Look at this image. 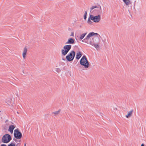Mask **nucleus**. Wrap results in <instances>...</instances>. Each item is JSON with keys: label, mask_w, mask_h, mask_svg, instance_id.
Returning a JSON list of instances; mask_svg holds the SVG:
<instances>
[{"label": "nucleus", "mask_w": 146, "mask_h": 146, "mask_svg": "<svg viewBox=\"0 0 146 146\" xmlns=\"http://www.w3.org/2000/svg\"><path fill=\"white\" fill-rule=\"evenodd\" d=\"M141 146H144V144H142L141 145Z\"/></svg>", "instance_id": "b1692460"}, {"label": "nucleus", "mask_w": 146, "mask_h": 146, "mask_svg": "<svg viewBox=\"0 0 146 146\" xmlns=\"http://www.w3.org/2000/svg\"><path fill=\"white\" fill-rule=\"evenodd\" d=\"M105 40H102L103 42H104V41Z\"/></svg>", "instance_id": "cd10ccee"}, {"label": "nucleus", "mask_w": 146, "mask_h": 146, "mask_svg": "<svg viewBox=\"0 0 146 146\" xmlns=\"http://www.w3.org/2000/svg\"><path fill=\"white\" fill-rule=\"evenodd\" d=\"M133 111V110H131L129 111L128 112L127 114L125 115V117L126 118H128L129 117H131Z\"/></svg>", "instance_id": "4468645a"}, {"label": "nucleus", "mask_w": 146, "mask_h": 146, "mask_svg": "<svg viewBox=\"0 0 146 146\" xmlns=\"http://www.w3.org/2000/svg\"><path fill=\"white\" fill-rule=\"evenodd\" d=\"M91 14L94 15H101L102 13V8L100 5L93 6L90 8Z\"/></svg>", "instance_id": "f03ea898"}, {"label": "nucleus", "mask_w": 146, "mask_h": 146, "mask_svg": "<svg viewBox=\"0 0 146 146\" xmlns=\"http://www.w3.org/2000/svg\"><path fill=\"white\" fill-rule=\"evenodd\" d=\"M24 146H26V143H25V144H24Z\"/></svg>", "instance_id": "a878e982"}, {"label": "nucleus", "mask_w": 146, "mask_h": 146, "mask_svg": "<svg viewBox=\"0 0 146 146\" xmlns=\"http://www.w3.org/2000/svg\"><path fill=\"white\" fill-rule=\"evenodd\" d=\"M74 35V34L73 33H72L71 34V35H70V36H73Z\"/></svg>", "instance_id": "5701e85b"}, {"label": "nucleus", "mask_w": 146, "mask_h": 146, "mask_svg": "<svg viewBox=\"0 0 146 146\" xmlns=\"http://www.w3.org/2000/svg\"><path fill=\"white\" fill-rule=\"evenodd\" d=\"M60 109L58 110L57 111L52 112V113L54 114L55 115H58V113H59L60 112Z\"/></svg>", "instance_id": "dca6fc26"}, {"label": "nucleus", "mask_w": 146, "mask_h": 146, "mask_svg": "<svg viewBox=\"0 0 146 146\" xmlns=\"http://www.w3.org/2000/svg\"><path fill=\"white\" fill-rule=\"evenodd\" d=\"M87 15V12L86 11L85 12L84 15Z\"/></svg>", "instance_id": "4be33fe9"}, {"label": "nucleus", "mask_w": 146, "mask_h": 146, "mask_svg": "<svg viewBox=\"0 0 146 146\" xmlns=\"http://www.w3.org/2000/svg\"><path fill=\"white\" fill-rule=\"evenodd\" d=\"M8 146H15V144L14 142L11 143Z\"/></svg>", "instance_id": "a211bd4d"}, {"label": "nucleus", "mask_w": 146, "mask_h": 146, "mask_svg": "<svg viewBox=\"0 0 146 146\" xmlns=\"http://www.w3.org/2000/svg\"><path fill=\"white\" fill-rule=\"evenodd\" d=\"M82 42H84V40H82Z\"/></svg>", "instance_id": "c85d7f7f"}, {"label": "nucleus", "mask_w": 146, "mask_h": 146, "mask_svg": "<svg viewBox=\"0 0 146 146\" xmlns=\"http://www.w3.org/2000/svg\"><path fill=\"white\" fill-rule=\"evenodd\" d=\"M100 36L98 33L92 32L89 33L84 40H87L85 41L86 43L94 46L98 50L100 47V40L99 37Z\"/></svg>", "instance_id": "f257e3e1"}, {"label": "nucleus", "mask_w": 146, "mask_h": 146, "mask_svg": "<svg viewBox=\"0 0 146 146\" xmlns=\"http://www.w3.org/2000/svg\"><path fill=\"white\" fill-rule=\"evenodd\" d=\"M20 145V144L19 143H18L17 144L16 146H19Z\"/></svg>", "instance_id": "412c9836"}, {"label": "nucleus", "mask_w": 146, "mask_h": 146, "mask_svg": "<svg viewBox=\"0 0 146 146\" xmlns=\"http://www.w3.org/2000/svg\"><path fill=\"white\" fill-rule=\"evenodd\" d=\"M55 71L58 73H59L61 72L60 69L59 68H56L55 69Z\"/></svg>", "instance_id": "f3484780"}, {"label": "nucleus", "mask_w": 146, "mask_h": 146, "mask_svg": "<svg viewBox=\"0 0 146 146\" xmlns=\"http://www.w3.org/2000/svg\"><path fill=\"white\" fill-rule=\"evenodd\" d=\"M101 19V15H94L93 14L90 15L88 18L87 23L89 24H92V22L91 20L95 23H98L99 22Z\"/></svg>", "instance_id": "7ed1b4c3"}, {"label": "nucleus", "mask_w": 146, "mask_h": 146, "mask_svg": "<svg viewBox=\"0 0 146 146\" xmlns=\"http://www.w3.org/2000/svg\"><path fill=\"white\" fill-rule=\"evenodd\" d=\"M15 126L14 125H10L8 129V131L11 133H13V130L14 128L15 127Z\"/></svg>", "instance_id": "9b49d317"}, {"label": "nucleus", "mask_w": 146, "mask_h": 146, "mask_svg": "<svg viewBox=\"0 0 146 146\" xmlns=\"http://www.w3.org/2000/svg\"><path fill=\"white\" fill-rule=\"evenodd\" d=\"M135 4H134V6H133V7H134V8H135Z\"/></svg>", "instance_id": "393cba45"}, {"label": "nucleus", "mask_w": 146, "mask_h": 146, "mask_svg": "<svg viewBox=\"0 0 146 146\" xmlns=\"http://www.w3.org/2000/svg\"><path fill=\"white\" fill-rule=\"evenodd\" d=\"M1 146H7V145L5 144H2L1 145Z\"/></svg>", "instance_id": "aec40b11"}, {"label": "nucleus", "mask_w": 146, "mask_h": 146, "mask_svg": "<svg viewBox=\"0 0 146 146\" xmlns=\"http://www.w3.org/2000/svg\"><path fill=\"white\" fill-rule=\"evenodd\" d=\"M74 40L72 38H70L68 39V41L66 43V44H73L74 43Z\"/></svg>", "instance_id": "ddd939ff"}, {"label": "nucleus", "mask_w": 146, "mask_h": 146, "mask_svg": "<svg viewBox=\"0 0 146 146\" xmlns=\"http://www.w3.org/2000/svg\"><path fill=\"white\" fill-rule=\"evenodd\" d=\"M11 139V136L9 134L4 135L1 139L2 142L5 143H8Z\"/></svg>", "instance_id": "423d86ee"}, {"label": "nucleus", "mask_w": 146, "mask_h": 146, "mask_svg": "<svg viewBox=\"0 0 146 146\" xmlns=\"http://www.w3.org/2000/svg\"><path fill=\"white\" fill-rule=\"evenodd\" d=\"M27 52V48L25 47L23 49V59H25L26 57V55Z\"/></svg>", "instance_id": "1a4fd4ad"}, {"label": "nucleus", "mask_w": 146, "mask_h": 146, "mask_svg": "<svg viewBox=\"0 0 146 146\" xmlns=\"http://www.w3.org/2000/svg\"><path fill=\"white\" fill-rule=\"evenodd\" d=\"M80 62V64L84 66L85 68H88L90 66L89 62L87 59L86 56L85 55L82 57Z\"/></svg>", "instance_id": "20e7f679"}, {"label": "nucleus", "mask_w": 146, "mask_h": 146, "mask_svg": "<svg viewBox=\"0 0 146 146\" xmlns=\"http://www.w3.org/2000/svg\"><path fill=\"white\" fill-rule=\"evenodd\" d=\"M71 45L70 44L65 45L61 50L62 54L64 56L66 55L71 49Z\"/></svg>", "instance_id": "39448f33"}, {"label": "nucleus", "mask_w": 146, "mask_h": 146, "mask_svg": "<svg viewBox=\"0 0 146 146\" xmlns=\"http://www.w3.org/2000/svg\"><path fill=\"white\" fill-rule=\"evenodd\" d=\"M75 55V53L74 51H71L70 53L68 54L66 57V59L68 61H71L74 59Z\"/></svg>", "instance_id": "0eeeda50"}, {"label": "nucleus", "mask_w": 146, "mask_h": 146, "mask_svg": "<svg viewBox=\"0 0 146 146\" xmlns=\"http://www.w3.org/2000/svg\"><path fill=\"white\" fill-rule=\"evenodd\" d=\"M126 5L129 7V5H131V2L130 0H122Z\"/></svg>", "instance_id": "9d476101"}, {"label": "nucleus", "mask_w": 146, "mask_h": 146, "mask_svg": "<svg viewBox=\"0 0 146 146\" xmlns=\"http://www.w3.org/2000/svg\"><path fill=\"white\" fill-rule=\"evenodd\" d=\"M105 40H102L103 42H104V41Z\"/></svg>", "instance_id": "bb28decb"}, {"label": "nucleus", "mask_w": 146, "mask_h": 146, "mask_svg": "<svg viewBox=\"0 0 146 146\" xmlns=\"http://www.w3.org/2000/svg\"><path fill=\"white\" fill-rule=\"evenodd\" d=\"M82 56V53L80 52H78L76 53V59L77 60L79 59Z\"/></svg>", "instance_id": "f8f14e48"}, {"label": "nucleus", "mask_w": 146, "mask_h": 146, "mask_svg": "<svg viewBox=\"0 0 146 146\" xmlns=\"http://www.w3.org/2000/svg\"><path fill=\"white\" fill-rule=\"evenodd\" d=\"M87 33H83L81 35L80 37V40H82L85 37V36H86V35Z\"/></svg>", "instance_id": "2eb2a0df"}, {"label": "nucleus", "mask_w": 146, "mask_h": 146, "mask_svg": "<svg viewBox=\"0 0 146 146\" xmlns=\"http://www.w3.org/2000/svg\"><path fill=\"white\" fill-rule=\"evenodd\" d=\"M14 135L15 137L18 139H21L22 136V133L18 129H15L14 130Z\"/></svg>", "instance_id": "6e6552de"}, {"label": "nucleus", "mask_w": 146, "mask_h": 146, "mask_svg": "<svg viewBox=\"0 0 146 146\" xmlns=\"http://www.w3.org/2000/svg\"><path fill=\"white\" fill-rule=\"evenodd\" d=\"M86 16L87 15H84V19H86Z\"/></svg>", "instance_id": "6ab92c4d"}]
</instances>
